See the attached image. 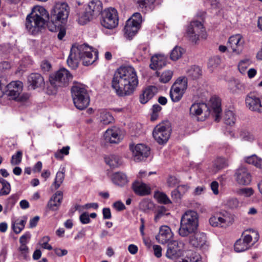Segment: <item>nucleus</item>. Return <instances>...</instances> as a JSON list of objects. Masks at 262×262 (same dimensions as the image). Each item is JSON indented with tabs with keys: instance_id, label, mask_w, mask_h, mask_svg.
I'll return each mask as SVG.
<instances>
[{
	"instance_id": "obj_1",
	"label": "nucleus",
	"mask_w": 262,
	"mask_h": 262,
	"mask_svg": "<svg viewBox=\"0 0 262 262\" xmlns=\"http://www.w3.org/2000/svg\"><path fill=\"white\" fill-rule=\"evenodd\" d=\"M138 79L135 69L131 66L120 67L115 72L112 86L119 97L133 94L138 85Z\"/></svg>"
},
{
	"instance_id": "obj_2",
	"label": "nucleus",
	"mask_w": 262,
	"mask_h": 262,
	"mask_svg": "<svg viewBox=\"0 0 262 262\" xmlns=\"http://www.w3.org/2000/svg\"><path fill=\"white\" fill-rule=\"evenodd\" d=\"M98 52L97 50H93L91 47L86 45L78 47L73 46L67 62L69 67L75 69L78 66L80 59L82 60L83 65L88 66L93 63L98 58Z\"/></svg>"
},
{
	"instance_id": "obj_3",
	"label": "nucleus",
	"mask_w": 262,
	"mask_h": 262,
	"mask_svg": "<svg viewBox=\"0 0 262 262\" xmlns=\"http://www.w3.org/2000/svg\"><path fill=\"white\" fill-rule=\"evenodd\" d=\"M49 17V13L44 7L36 6L26 17V28L32 34H36L45 28Z\"/></svg>"
},
{
	"instance_id": "obj_4",
	"label": "nucleus",
	"mask_w": 262,
	"mask_h": 262,
	"mask_svg": "<svg viewBox=\"0 0 262 262\" xmlns=\"http://www.w3.org/2000/svg\"><path fill=\"white\" fill-rule=\"evenodd\" d=\"M199 226V215L196 212L187 210L182 216L179 234L182 237L195 232Z\"/></svg>"
},
{
	"instance_id": "obj_5",
	"label": "nucleus",
	"mask_w": 262,
	"mask_h": 262,
	"mask_svg": "<svg viewBox=\"0 0 262 262\" xmlns=\"http://www.w3.org/2000/svg\"><path fill=\"white\" fill-rule=\"evenodd\" d=\"M69 14V7L66 3L56 4L51 11V21L53 26L48 25L51 31H56L57 29L64 24Z\"/></svg>"
},
{
	"instance_id": "obj_6",
	"label": "nucleus",
	"mask_w": 262,
	"mask_h": 262,
	"mask_svg": "<svg viewBox=\"0 0 262 262\" xmlns=\"http://www.w3.org/2000/svg\"><path fill=\"white\" fill-rule=\"evenodd\" d=\"M75 106L79 110L86 108L90 104V98L88 91L81 84H76L71 90Z\"/></svg>"
},
{
	"instance_id": "obj_7",
	"label": "nucleus",
	"mask_w": 262,
	"mask_h": 262,
	"mask_svg": "<svg viewBox=\"0 0 262 262\" xmlns=\"http://www.w3.org/2000/svg\"><path fill=\"white\" fill-rule=\"evenodd\" d=\"M259 239L257 231L249 230L244 233L242 237L237 240L234 244V249L237 252H242L249 249Z\"/></svg>"
},
{
	"instance_id": "obj_8",
	"label": "nucleus",
	"mask_w": 262,
	"mask_h": 262,
	"mask_svg": "<svg viewBox=\"0 0 262 262\" xmlns=\"http://www.w3.org/2000/svg\"><path fill=\"white\" fill-rule=\"evenodd\" d=\"M23 89V84L21 81H12L7 85L5 94L10 99L25 102L29 99V95L27 93L21 94Z\"/></svg>"
},
{
	"instance_id": "obj_9",
	"label": "nucleus",
	"mask_w": 262,
	"mask_h": 262,
	"mask_svg": "<svg viewBox=\"0 0 262 262\" xmlns=\"http://www.w3.org/2000/svg\"><path fill=\"white\" fill-rule=\"evenodd\" d=\"M72 74L65 68H61L53 74L50 79L51 87L54 88V90L51 94H56L57 87L68 85L72 79Z\"/></svg>"
},
{
	"instance_id": "obj_10",
	"label": "nucleus",
	"mask_w": 262,
	"mask_h": 262,
	"mask_svg": "<svg viewBox=\"0 0 262 262\" xmlns=\"http://www.w3.org/2000/svg\"><path fill=\"white\" fill-rule=\"evenodd\" d=\"M186 34L189 39L193 42L200 39H206L207 33L203 24L199 21H192L188 26Z\"/></svg>"
},
{
	"instance_id": "obj_11",
	"label": "nucleus",
	"mask_w": 262,
	"mask_h": 262,
	"mask_svg": "<svg viewBox=\"0 0 262 262\" xmlns=\"http://www.w3.org/2000/svg\"><path fill=\"white\" fill-rule=\"evenodd\" d=\"M118 15L117 11L113 8L105 9L102 13L100 23L104 28L112 29L118 25Z\"/></svg>"
},
{
	"instance_id": "obj_12",
	"label": "nucleus",
	"mask_w": 262,
	"mask_h": 262,
	"mask_svg": "<svg viewBox=\"0 0 262 262\" xmlns=\"http://www.w3.org/2000/svg\"><path fill=\"white\" fill-rule=\"evenodd\" d=\"M171 128L168 122L157 125L154 128L152 135L155 140L160 144L167 142L171 134Z\"/></svg>"
},
{
	"instance_id": "obj_13",
	"label": "nucleus",
	"mask_w": 262,
	"mask_h": 262,
	"mask_svg": "<svg viewBox=\"0 0 262 262\" xmlns=\"http://www.w3.org/2000/svg\"><path fill=\"white\" fill-rule=\"evenodd\" d=\"M189 236V243L194 248L206 251L208 249V244L206 234L203 232H196Z\"/></svg>"
},
{
	"instance_id": "obj_14",
	"label": "nucleus",
	"mask_w": 262,
	"mask_h": 262,
	"mask_svg": "<svg viewBox=\"0 0 262 262\" xmlns=\"http://www.w3.org/2000/svg\"><path fill=\"white\" fill-rule=\"evenodd\" d=\"M246 106L249 110L256 114H262V102L255 94L250 93L245 98Z\"/></svg>"
},
{
	"instance_id": "obj_15",
	"label": "nucleus",
	"mask_w": 262,
	"mask_h": 262,
	"mask_svg": "<svg viewBox=\"0 0 262 262\" xmlns=\"http://www.w3.org/2000/svg\"><path fill=\"white\" fill-rule=\"evenodd\" d=\"M232 218L230 213L226 211L217 213L209 219V223L213 227H224L231 223Z\"/></svg>"
},
{
	"instance_id": "obj_16",
	"label": "nucleus",
	"mask_w": 262,
	"mask_h": 262,
	"mask_svg": "<svg viewBox=\"0 0 262 262\" xmlns=\"http://www.w3.org/2000/svg\"><path fill=\"white\" fill-rule=\"evenodd\" d=\"M184 247V244L182 242L173 241L170 242L168 245L166 257L170 259H175L181 256Z\"/></svg>"
},
{
	"instance_id": "obj_17",
	"label": "nucleus",
	"mask_w": 262,
	"mask_h": 262,
	"mask_svg": "<svg viewBox=\"0 0 262 262\" xmlns=\"http://www.w3.org/2000/svg\"><path fill=\"white\" fill-rule=\"evenodd\" d=\"M150 154V148L143 144H138L133 149L134 160L140 162L146 159Z\"/></svg>"
},
{
	"instance_id": "obj_18",
	"label": "nucleus",
	"mask_w": 262,
	"mask_h": 262,
	"mask_svg": "<svg viewBox=\"0 0 262 262\" xmlns=\"http://www.w3.org/2000/svg\"><path fill=\"white\" fill-rule=\"evenodd\" d=\"M244 39L240 34H236L231 36L228 40L229 48H230L232 52L236 54L242 53L244 45Z\"/></svg>"
},
{
	"instance_id": "obj_19",
	"label": "nucleus",
	"mask_w": 262,
	"mask_h": 262,
	"mask_svg": "<svg viewBox=\"0 0 262 262\" xmlns=\"http://www.w3.org/2000/svg\"><path fill=\"white\" fill-rule=\"evenodd\" d=\"M236 182L240 185H247L250 184L251 181V176L247 169L244 167H239L235 173Z\"/></svg>"
},
{
	"instance_id": "obj_20",
	"label": "nucleus",
	"mask_w": 262,
	"mask_h": 262,
	"mask_svg": "<svg viewBox=\"0 0 262 262\" xmlns=\"http://www.w3.org/2000/svg\"><path fill=\"white\" fill-rule=\"evenodd\" d=\"M104 136L105 140L111 143H118L122 139L120 129L115 126L107 129Z\"/></svg>"
},
{
	"instance_id": "obj_21",
	"label": "nucleus",
	"mask_w": 262,
	"mask_h": 262,
	"mask_svg": "<svg viewBox=\"0 0 262 262\" xmlns=\"http://www.w3.org/2000/svg\"><path fill=\"white\" fill-rule=\"evenodd\" d=\"M173 233L171 229L167 226H162L159 229L156 238L158 243L165 244L168 243L173 237Z\"/></svg>"
},
{
	"instance_id": "obj_22",
	"label": "nucleus",
	"mask_w": 262,
	"mask_h": 262,
	"mask_svg": "<svg viewBox=\"0 0 262 262\" xmlns=\"http://www.w3.org/2000/svg\"><path fill=\"white\" fill-rule=\"evenodd\" d=\"M210 111L209 107L205 103H194L189 108V114L191 117L200 116L203 113L205 116L208 115Z\"/></svg>"
},
{
	"instance_id": "obj_23",
	"label": "nucleus",
	"mask_w": 262,
	"mask_h": 262,
	"mask_svg": "<svg viewBox=\"0 0 262 262\" xmlns=\"http://www.w3.org/2000/svg\"><path fill=\"white\" fill-rule=\"evenodd\" d=\"M29 87L34 90L42 86L44 84L43 77L38 73H32L28 77Z\"/></svg>"
},
{
	"instance_id": "obj_24",
	"label": "nucleus",
	"mask_w": 262,
	"mask_h": 262,
	"mask_svg": "<svg viewBox=\"0 0 262 262\" xmlns=\"http://www.w3.org/2000/svg\"><path fill=\"white\" fill-rule=\"evenodd\" d=\"M210 106L209 107L210 113L212 112L214 116V120L216 121H219L221 119V101L220 99L216 97H212L210 100Z\"/></svg>"
},
{
	"instance_id": "obj_25",
	"label": "nucleus",
	"mask_w": 262,
	"mask_h": 262,
	"mask_svg": "<svg viewBox=\"0 0 262 262\" xmlns=\"http://www.w3.org/2000/svg\"><path fill=\"white\" fill-rule=\"evenodd\" d=\"M132 189L134 192L138 195L145 196L150 193V187L140 181H136L132 184Z\"/></svg>"
},
{
	"instance_id": "obj_26",
	"label": "nucleus",
	"mask_w": 262,
	"mask_h": 262,
	"mask_svg": "<svg viewBox=\"0 0 262 262\" xmlns=\"http://www.w3.org/2000/svg\"><path fill=\"white\" fill-rule=\"evenodd\" d=\"M63 199V193L57 191L50 199L48 203V207L53 211L57 210L61 205Z\"/></svg>"
},
{
	"instance_id": "obj_27",
	"label": "nucleus",
	"mask_w": 262,
	"mask_h": 262,
	"mask_svg": "<svg viewBox=\"0 0 262 262\" xmlns=\"http://www.w3.org/2000/svg\"><path fill=\"white\" fill-rule=\"evenodd\" d=\"M94 18L97 17L102 11V4L99 0H92L91 1L88 7L86 8Z\"/></svg>"
},
{
	"instance_id": "obj_28",
	"label": "nucleus",
	"mask_w": 262,
	"mask_h": 262,
	"mask_svg": "<svg viewBox=\"0 0 262 262\" xmlns=\"http://www.w3.org/2000/svg\"><path fill=\"white\" fill-rule=\"evenodd\" d=\"M166 57L162 54H156L151 58L150 68L153 70L161 69L166 64Z\"/></svg>"
},
{
	"instance_id": "obj_29",
	"label": "nucleus",
	"mask_w": 262,
	"mask_h": 262,
	"mask_svg": "<svg viewBox=\"0 0 262 262\" xmlns=\"http://www.w3.org/2000/svg\"><path fill=\"white\" fill-rule=\"evenodd\" d=\"M76 14L78 23L82 25L87 24L94 18L92 14L90 13L86 9L84 11L77 9Z\"/></svg>"
},
{
	"instance_id": "obj_30",
	"label": "nucleus",
	"mask_w": 262,
	"mask_h": 262,
	"mask_svg": "<svg viewBox=\"0 0 262 262\" xmlns=\"http://www.w3.org/2000/svg\"><path fill=\"white\" fill-rule=\"evenodd\" d=\"M156 88L150 86L146 88L140 96V102L142 104L147 103L155 94Z\"/></svg>"
},
{
	"instance_id": "obj_31",
	"label": "nucleus",
	"mask_w": 262,
	"mask_h": 262,
	"mask_svg": "<svg viewBox=\"0 0 262 262\" xmlns=\"http://www.w3.org/2000/svg\"><path fill=\"white\" fill-rule=\"evenodd\" d=\"M113 183L120 186H123L128 183V179L126 175L120 172L114 173L112 177Z\"/></svg>"
},
{
	"instance_id": "obj_32",
	"label": "nucleus",
	"mask_w": 262,
	"mask_h": 262,
	"mask_svg": "<svg viewBox=\"0 0 262 262\" xmlns=\"http://www.w3.org/2000/svg\"><path fill=\"white\" fill-rule=\"evenodd\" d=\"M140 27V26L132 23V21L127 20L124 27L125 33L128 37H132L137 33Z\"/></svg>"
},
{
	"instance_id": "obj_33",
	"label": "nucleus",
	"mask_w": 262,
	"mask_h": 262,
	"mask_svg": "<svg viewBox=\"0 0 262 262\" xmlns=\"http://www.w3.org/2000/svg\"><path fill=\"white\" fill-rule=\"evenodd\" d=\"M27 218L23 216L21 219H17L12 222V227L16 234L19 233L24 228L26 224Z\"/></svg>"
},
{
	"instance_id": "obj_34",
	"label": "nucleus",
	"mask_w": 262,
	"mask_h": 262,
	"mask_svg": "<svg viewBox=\"0 0 262 262\" xmlns=\"http://www.w3.org/2000/svg\"><path fill=\"white\" fill-rule=\"evenodd\" d=\"M171 87L185 92L187 88V78L185 77L178 78Z\"/></svg>"
},
{
	"instance_id": "obj_35",
	"label": "nucleus",
	"mask_w": 262,
	"mask_h": 262,
	"mask_svg": "<svg viewBox=\"0 0 262 262\" xmlns=\"http://www.w3.org/2000/svg\"><path fill=\"white\" fill-rule=\"evenodd\" d=\"M105 161L110 167H117L121 164V159L116 155H110L105 158Z\"/></svg>"
},
{
	"instance_id": "obj_36",
	"label": "nucleus",
	"mask_w": 262,
	"mask_h": 262,
	"mask_svg": "<svg viewBox=\"0 0 262 262\" xmlns=\"http://www.w3.org/2000/svg\"><path fill=\"white\" fill-rule=\"evenodd\" d=\"M246 163L252 164L256 168L262 169V159L253 155L246 157L245 159Z\"/></svg>"
},
{
	"instance_id": "obj_37",
	"label": "nucleus",
	"mask_w": 262,
	"mask_h": 262,
	"mask_svg": "<svg viewBox=\"0 0 262 262\" xmlns=\"http://www.w3.org/2000/svg\"><path fill=\"white\" fill-rule=\"evenodd\" d=\"M185 92L171 87L170 97L172 102H179L182 98Z\"/></svg>"
},
{
	"instance_id": "obj_38",
	"label": "nucleus",
	"mask_w": 262,
	"mask_h": 262,
	"mask_svg": "<svg viewBox=\"0 0 262 262\" xmlns=\"http://www.w3.org/2000/svg\"><path fill=\"white\" fill-rule=\"evenodd\" d=\"M187 73L188 76L193 79H196L201 76L202 72L200 67L193 66L187 70Z\"/></svg>"
},
{
	"instance_id": "obj_39",
	"label": "nucleus",
	"mask_w": 262,
	"mask_h": 262,
	"mask_svg": "<svg viewBox=\"0 0 262 262\" xmlns=\"http://www.w3.org/2000/svg\"><path fill=\"white\" fill-rule=\"evenodd\" d=\"M100 121L105 125H107L112 123L114 120V118L112 115L108 112L105 110H102L100 113Z\"/></svg>"
},
{
	"instance_id": "obj_40",
	"label": "nucleus",
	"mask_w": 262,
	"mask_h": 262,
	"mask_svg": "<svg viewBox=\"0 0 262 262\" xmlns=\"http://www.w3.org/2000/svg\"><path fill=\"white\" fill-rule=\"evenodd\" d=\"M185 50L180 47L176 46L170 52V58L173 61H177L182 57Z\"/></svg>"
},
{
	"instance_id": "obj_41",
	"label": "nucleus",
	"mask_w": 262,
	"mask_h": 262,
	"mask_svg": "<svg viewBox=\"0 0 262 262\" xmlns=\"http://www.w3.org/2000/svg\"><path fill=\"white\" fill-rule=\"evenodd\" d=\"M64 172L62 171H58L56 173L55 179L52 184V187L54 189H57L63 182L64 179Z\"/></svg>"
},
{
	"instance_id": "obj_42",
	"label": "nucleus",
	"mask_w": 262,
	"mask_h": 262,
	"mask_svg": "<svg viewBox=\"0 0 262 262\" xmlns=\"http://www.w3.org/2000/svg\"><path fill=\"white\" fill-rule=\"evenodd\" d=\"M179 262H202L201 256L195 253L191 252L189 256L181 259Z\"/></svg>"
},
{
	"instance_id": "obj_43",
	"label": "nucleus",
	"mask_w": 262,
	"mask_h": 262,
	"mask_svg": "<svg viewBox=\"0 0 262 262\" xmlns=\"http://www.w3.org/2000/svg\"><path fill=\"white\" fill-rule=\"evenodd\" d=\"M225 122L226 124L232 125L235 123V117L234 113L230 110L225 112L224 117Z\"/></svg>"
},
{
	"instance_id": "obj_44",
	"label": "nucleus",
	"mask_w": 262,
	"mask_h": 262,
	"mask_svg": "<svg viewBox=\"0 0 262 262\" xmlns=\"http://www.w3.org/2000/svg\"><path fill=\"white\" fill-rule=\"evenodd\" d=\"M173 75V72L171 70L164 71L160 76L159 80L163 83L169 82Z\"/></svg>"
},
{
	"instance_id": "obj_45",
	"label": "nucleus",
	"mask_w": 262,
	"mask_h": 262,
	"mask_svg": "<svg viewBox=\"0 0 262 262\" xmlns=\"http://www.w3.org/2000/svg\"><path fill=\"white\" fill-rule=\"evenodd\" d=\"M251 61L248 59L241 60L238 65V70L242 74H245L247 69L250 66Z\"/></svg>"
},
{
	"instance_id": "obj_46",
	"label": "nucleus",
	"mask_w": 262,
	"mask_h": 262,
	"mask_svg": "<svg viewBox=\"0 0 262 262\" xmlns=\"http://www.w3.org/2000/svg\"><path fill=\"white\" fill-rule=\"evenodd\" d=\"M240 137L245 141L252 142L254 140L255 137L253 134L248 130H243L240 133Z\"/></svg>"
},
{
	"instance_id": "obj_47",
	"label": "nucleus",
	"mask_w": 262,
	"mask_h": 262,
	"mask_svg": "<svg viewBox=\"0 0 262 262\" xmlns=\"http://www.w3.org/2000/svg\"><path fill=\"white\" fill-rule=\"evenodd\" d=\"M156 198L158 202L164 204H171V201L170 200L167 195L163 192H158L156 194Z\"/></svg>"
},
{
	"instance_id": "obj_48",
	"label": "nucleus",
	"mask_w": 262,
	"mask_h": 262,
	"mask_svg": "<svg viewBox=\"0 0 262 262\" xmlns=\"http://www.w3.org/2000/svg\"><path fill=\"white\" fill-rule=\"evenodd\" d=\"M50 240V238L49 236H45L40 240L39 244L41 248L51 250L53 249V248L51 245L48 244Z\"/></svg>"
},
{
	"instance_id": "obj_49",
	"label": "nucleus",
	"mask_w": 262,
	"mask_h": 262,
	"mask_svg": "<svg viewBox=\"0 0 262 262\" xmlns=\"http://www.w3.org/2000/svg\"><path fill=\"white\" fill-rule=\"evenodd\" d=\"M242 89V84L237 81H233L230 84V90L232 93H238Z\"/></svg>"
},
{
	"instance_id": "obj_50",
	"label": "nucleus",
	"mask_w": 262,
	"mask_h": 262,
	"mask_svg": "<svg viewBox=\"0 0 262 262\" xmlns=\"http://www.w3.org/2000/svg\"><path fill=\"white\" fill-rule=\"evenodd\" d=\"M22 156V152L20 151H17L15 155H14L12 156L11 164L12 165L19 164L21 161Z\"/></svg>"
},
{
	"instance_id": "obj_51",
	"label": "nucleus",
	"mask_w": 262,
	"mask_h": 262,
	"mask_svg": "<svg viewBox=\"0 0 262 262\" xmlns=\"http://www.w3.org/2000/svg\"><path fill=\"white\" fill-rule=\"evenodd\" d=\"M221 62V60L220 58L217 57L211 58L209 59L208 62V68L210 69V70L212 71L214 68L217 67Z\"/></svg>"
},
{
	"instance_id": "obj_52",
	"label": "nucleus",
	"mask_w": 262,
	"mask_h": 262,
	"mask_svg": "<svg viewBox=\"0 0 262 262\" xmlns=\"http://www.w3.org/2000/svg\"><path fill=\"white\" fill-rule=\"evenodd\" d=\"M236 193L238 195L249 197L253 194V190L251 188H242L237 190Z\"/></svg>"
},
{
	"instance_id": "obj_53",
	"label": "nucleus",
	"mask_w": 262,
	"mask_h": 262,
	"mask_svg": "<svg viewBox=\"0 0 262 262\" xmlns=\"http://www.w3.org/2000/svg\"><path fill=\"white\" fill-rule=\"evenodd\" d=\"M228 165L227 161L224 158H220L216 160L214 164L216 170L225 168Z\"/></svg>"
},
{
	"instance_id": "obj_54",
	"label": "nucleus",
	"mask_w": 262,
	"mask_h": 262,
	"mask_svg": "<svg viewBox=\"0 0 262 262\" xmlns=\"http://www.w3.org/2000/svg\"><path fill=\"white\" fill-rule=\"evenodd\" d=\"M18 251L20 253V255L24 259H26L28 257L29 253V248L26 245L20 244V246L18 248Z\"/></svg>"
},
{
	"instance_id": "obj_55",
	"label": "nucleus",
	"mask_w": 262,
	"mask_h": 262,
	"mask_svg": "<svg viewBox=\"0 0 262 262\" xmlns=\"http://www.w3.org/2000/svg\"><path fill=\"white\" fill-rule=\"evenodd\" d=\"M127 20H130L132 23H134L140 26V24L142 22L141 15L139 13H135L133 15L132 17Z\"/></svg>"
},
{
	"instance_id": "obj_56",
	"label": "nucleus",
	"mask_w": 262,
	"mask_h": 262,
	"mask_svg": "<svg viewBox=\"0 0 262 262\" xmlns=\"http://www.w3.org/2000/svg\"><path fill=\"white\" fill-rule=\"evenodd\" d=\"M227 205L231 208H236L239 206V202L236 198H231L227 201Z\"/></svg>"
},
{
	"instance_id": "obj_57",
	"label": "nucleus",
	"mask_w": 262,
	"mask_h": 262,
	"mask_svg": "<svg viewBox=\"0 0 262 262\" xmlns=\"http://www.w3.org/2000/svg\"><path fill=\"white\" fill-rule=\"evenodd\" d=\"M79 220L82 224H87L91 222L90 216L88 212L82 213L79 216Z\"/></svg>"
},
{
	"instance_id": "obj_58",
	"label": "nucleus",
	"mask_w": 262,
	"mask_h": 262,
	"mask_svg": "<svg viewBox=\"0 0 262 262\" xmlns=\"http://www.w3.org/2000/svg\"><path fill=\"white\" fill-rule=\"evenodd\" d=\"M179 182L178 179L174 176H170L167 180V183L169 187H173Z\"/></svg>"
},
{
	"instance_id": "obj_59",
	"label": "nucleus",
	"mask_w": 262,
	"mask_h": 262,
	"mask_svg": "<svg viewBox=\"0 0 262 262\" xmlns=\"http://www.w3.org/2000/svg\"><path fill=\"white\" fill-rule=\"evenodd\" d=\"M171 196L174 202H178L182 198L181 193H179V191L177 188L172 191L171 193Z\"/></svg>"
},
{
	"instance_id": "obj_60",
	"label": "nucleus",
	"mask_w": 262,
	"mask_h": 262,
	"mask_svg": "<svg viewBox=\"0 0 262 262\" xmlns=\"http://www.w3.org/2000/svg\"><path fill=\"white\" fill-rule=\"evenodd\" d=\"M31 238V234L29 232H27L19 238V243L21 245H26L29 242V239Z\"/></svg>"
},
{
	"instance_id": "obj_61",
	"label": "nucleus",
	"mask_w": 262,
	"mask_h": 262,
	"mask_svg": "<svg viewBox=\"0 0 262 262\" xmlns=\"http://www.w3.org/2000/svg\"><path fill=\"white\" fill-rule=\"evenodd\" d=\"M11 191L10 184L3 185L2 188L0 190V196L6 195L10 193Z\"/></svg>"
},
{
	"instance_id": "obj_62",
	"label": "nucleus",
	"mask_w": 262,
	"mask_h": 262,
	"mask_svg": "<svg viewBox=\"0 0 262 262\" xmlns=\"http://www.w3.org/2000/svg\"><path fill=\"white\" fill-rule=\"evenodd\" d=\"M177 188L179 191V193H181L183 196L188 191L189 186L188 185H180L177 187Z\"/></svg>"
},
{
	"instance_id": "obj_63",
	"label": "nucleus",
	"mask_w": 262,
	"mask_h": 262,
	"mask_svg": "<svg viewBox=\"0 0 262 262\" xmlns=\"http://www.w3.org/2000/svg\"><path fill=\"white\" fill-rule=\"evenodd\" d=\"M113 207L117 211H122L125 209V206L124 204L121 201H117L113 204Z\"/></svg>"
},
{
	"instance_id": "obj_64",
	"label": "nucleus",
	"mask_w": 262,
	"mask_h": 262,
	"mask_svg": "<svg viewBox=\"0 0 262 262\" xmlns=\"http://www.w3.org/2000/svg\"><path fill=\"white\" fill-rule=\"evenodd\" d=\"M153 249L154 254L157 257H160L162 256V248L159 245H154Z\"/></svg>"
}]
</instances>
